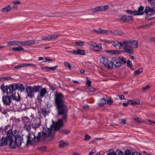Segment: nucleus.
Segmentation results:
<instances>
[{"mask_svg":"<svg viewBox=\"0 0 155 155\" xmlns=\"http://www.w3.org/2000/svg\"><path fill=\"white\" fill-rule=\"evenodd\" d=\"M90 45L93 47L97 48L100 49H102V48L101 44L97 45L95 42H90L89 44Z\"/></svg>","mask_w":155,"mask_h":155,"instance_id":"nucleus-23","label":"nucleus"},{"mask_svg":"<svg viewBox=\"0 0 155 155\" xmlns=\"http://www.w3.org/2000/svg\"><path fill=\"white\" fill-rule=\"evenodd\" d=\"M96 152L95 148H93L92 149L91 152H90L88 155H93Z\"/></svg>","mask_w":155,"mask_h":155,"instance_id":"nucleus-54","label":"nucleus"},{"mask_svg":"<svg viewBox=\"0 0 155 155\" xmlns=\"http://www.w3.org/2000/svg\"><path fill=\"white\" fill-rule=\"evenodd\" d=\"M24 67L23 63L19 64L17 66L15 67L14 68L15 69L18 70L19 68H23Z\"/></svg>","mask_w":155,"mask_h":155,"instance_id":"nucleus-48","label":"nucleus"},{"mask_svg":"<svg viewBox=\"0 0 155 155\" xmlns=\"http://www.w3.org/2000/svg\"><path fill=\"white\" fill-rule=\"evenodd\" d=\"M108 32V31L105 30H103L101 28L98 29V34H107Z\"/></svg>","mask_w":155,"mask_h":155,"instance_id":"nucleus-28","label":"nucleus"},{"mask_svg":"<svg viewBox=\"0 0 155 155\" xmlns=\"http://www.w3.org/2000/svg\"><path fill=\"white\" fill-rule=\"evenodd\" d=\"M59 35L55 34H53L50 35L51 40L54 39L58 38L59 36Z\"/></svg>","mask_w":155,"mask_h":155,"instance_id":"nucleus-45","label":"nucleus"},{"mask_svg":"<svg viewBox=\"0 0 155 155\" xmlns=\"http://www.w3.org/2000/svg\"><path fill=\"white\" fill-rule=\"evenodd\" d=\"M131 153V152L129 150H127L125 151L124 153V155H130Z\"/></svg>","mask_w":155,"mask_h":155,"instance_id":"nucleus-61","label":"nucleus"},{"mask_svg":"<svg viewBox=\"0 0 155 155\" xmlns=\"http://www.w3.org/2000/svg\"><path fill=\"white\" fill-rule=\"evenodd\" d=\"M1 89L2 91V92L4 93H9L8 86L6 85L5 86L4 84H2L0 86Z\"/></svg>","mask_w":155,"mask_h":155,"instance_id":"nucleus-20","label":"nucleus"},{"mask_svg":"<svg viewBox=\"0 0 155 155\" xmlns=\"http://www.w3.org/2000/svg\"><path fill=\"white\" fill-rule=\"evenodd\" d=\"M115 155H124V153L122 151L117 150L115 153Z\"/></svg>","mask_w":155,"mask_h":155,"instance_id":"nucleus-41","label":"nucleus"},{"mask_svg":"<svg viewBox=\"0 0 155 155\" xmlns=\"http://www.w3.org/2000/svg\"><path fill=\"white\" fill-rule=\"evenodd\" d=\"M99 8L98 7L94 8L92 9L93 12H99Z\"/></svg>","mask_w":155,"mask_h":155,"instance_id":"nucleus-57","label":"nucleus"},{"mask_svg":"<svg viewBox=\"0 0 155 155\" xmlns=\"http://www.w3.org/2000/svg\"><path fill=\"white\" fill-rule=\"evenodd\" d=\"M127 64L128 66L131 67L132 66V62L129 59L127 60Z\"/></svg>","mask_w":155,"mask_h":155,"instance_id":"nucleus-53","label":"nucleus"},{"mask_svg":"<svg viewBox=\"0 0 155 155\" xmlns=\"http://www.w3.org/2000/svg\"><path fill=\"white\" fill-rule=\"evenodd\" d=\"M53 61V60L51 59H49L48 58H45V62H51Z\"/></svg>","mask_w":155,"mask_h":155,"instance_id":"nucleus-62","label":"nucleus"},{"mask_svg":"<svg viewBox=\"0 0 155 155\" xmlns=\"http://www.w3.org/2000/svg\"><path fill=\"white\" fill-rule=\"evenodd\" d=\"M107 155H115V152L113 149L110 150L107 153Z\"/></svg>","mask_w":155,"mask_h":155,"instance_id":"nucleus-49","label":"nucleus"},{"mask_svg":"<svg viewBox=\"0 0 155 155\" xmlns=\"http://www.w3.org/2000/svg\"><path fill=\"white\" fill-rule=\"evenodd\" d=\"M120 20L123 22H128L133 20V16L123 15L120 18Z\"/></svg>","mask_w":155,"mask_h":155,"instance_id":"nucleus-13","label":"nucleus"},{"mask_svg":"<svg viewBox=\"0 0 155 155\" xmlns=\"http://www.w3.org/2000/svg\"><path fill=\"white\" fill-rule=\"evenodd\" d=\"M0 111L2 114H5L7 113V110L1 106H0Z\"/></svg>","mask_w":155,"mask_h":155,"instance_id":"nucleus-36","label":"nucleus"},{"mask_svg":"<svg viewBox=\"0 0 155 155\" xmlns=\"http://www.w3.org/2000/svg\"><path fill=\"white\" fill-rule=\"evenodd\" d=\"M148 2L153 5H155V0H148Z\"/></svg>","mask_w":155,"mask_h":155,"instance_id":"nucleus-56","label":"nucleus"},{"mask_svg":"<svg viewBox=\"0 0 155 155\" xmlns=\"http://www.w3.org/2000/svg\"><path fill=\"white\" fill-rule=\"evenodd\" d=\"M91 137L87 134H85L84 136V141H87L89 140L91 138Z\"/></svg>","mask_w":155,"mask_h":155,"instance_id":"nucleus-47","label":"nucleus"},{"mask_svg":"<svg viewBox=\"0 0 155 155\" xmlns=\"http://www.w3.org/2000/svg\"><path fill=\"white\" fill-rule=\"evenodd\" d=\"M68 52L70 53H71L75 54H80L82 55H84L85 54V52L84 50L78 49L77 51L72 50L71 51H68Z\"/></svg>","mask_w":155,"mask_h":155,"instance_id":"nucleus-15","label":"nucleus"},{"mask_svg":"<svg viewBox=\"0 0 155 155\" xmlns=\"http://www.w3.org/2000/svg\"><path fill=\"white\" fill-rule=\"evenodd\" d=\"M25 46H30L34 45L35 43L34 40H29L25 41Z\"/></svg>","mask_w":155,"mask_h":155,"instance_id":"nucleus-26","label":"nucleus"},{"mask_svg":"<svg viewBox=\"0 0 155 155\" xmlns=\"http://www.w3.org/2000/svg\"><path fill=\"white\" fill-rule=\"evenodd\" d=\"M19 84V88L21 92L24 91L25 90V88L24 85L23 84Z\"/></svg>","mask_w":155,"mask_h":155,"instance_id":"nucleus-38","label":"nucleus"},{"mask_svg":"<svg viewBox=\"0 0 155 155\" xmlns=\"http://www.w3.org/2000/svg\"><path fill=\"white\" fill-rule=\"evenodd\" d=\"M6 80L8 81L9 80V79H8L7 77H3L2 78H0V81H5Z\"/></svg>","mask_w":155,"mask_h":155,"instance_id":"nucleus-59","label":"nucleus"},{"mask_svg":"<svg viewBox=\"0 0 155 155\" xmlns=\"http://www.w3.org/2000/svg\"><path fill=\"white\" fill-rule=\"evenodd\" d=\"M42 40L48 41L51 40L50 35H48L45 37L44 38L42 39Z\"/></svg>","mask_w":155,"mask_h":155,"instance_id":"nucleus-51","label":"nucleus"},{"mask_svg":"<svg viewBox=\"0 0 155 155\" xmlns=\"http://www.w3.org/2000/svg\"><path fill=\"white\" fill-rule=\"evenodd\" d=\"M143 71L142 69L141 68L135 71L134 73L133 74L134 76H136L137 75L140 74L142 73Z\"/></svg>","mask_w":155,"mask_h":155,"instance_id":"nucleus-35","label":"nucleus"},{"mask_svg":"<svg viewBox=\"0 0 155 155\" xmlns=\"http://www.w3.org/2000/svg\"><path fill=\"white\" fill-rule=\"evenodd\" d=\"M40 120L38 118L35 119L34 122L32 123V130H36V129L40 126Z\"/></svg>","mask_w":155,"mask_h":155,"instance_id":"nucleus-14","label":"nucleus"},{"mask_svg":"<svg viewBox=\"0 0 155 155\" xmlns=\"http://www.w3.org/2000/svg\"><path fill=\"white\" fill-rule=\"evenodd\" d=\"M151 12L153 15L155 14V6L152 8Z\"/></svg>","mask_w":155,"mask_h":155,"instance_id":"nucleus-64","label":"nucleus"},{"mask_svg":"<svg viewBox=\"0 0 155 155\" xmlns=\"http://www.w3.org/2000/svg\"><path fill=\"white\" fill-rule=\"evenodd\" d=\"M42 113L43 115L45 117L48 114V112L46 109L44 108L42 111Z\"/></svg>","mask_w":155,"mask_h":155,"instance_id":"nucleus-39","label":"nucleus"},{"mask_svg":"<svg viewBox=\"0 0 155 155\" xmlns=\"http://www.w3.org/2000/svg\"><path fill=\"white\" fill-rule=\"evenodd\" d=\"M134 118L137 122H140V120L139 118L136 116H134Z\"/></svg>","mask_w":155,"mask_h":155,"instance_id":"nucleus-60","label":"nucleus"},{"mask_svg":"<svg viewBox=\"0 0 155 155\" xmlns=\"http://www.w3.org/2000/svg\"><path fill=\"white\" fill-rule=\"evenodd\" d=\"M60 132L64 133V134H68L70 133V131L66 130H60Z\"/></svg>","mask_w":155,"mask_h":155,"instance_id":"nucleus-43","label":"nucleus"},{"mask_svg":"<svg viewBox=\"0 0 155 155\" xmlns=\"http://www.w3.org/2000/svg\"><path fill=\"white\" fill-rule=\"evenodd\" d=\"M138 42L136 40L131 41V48H137L138 47Z\"/></svg>","mask_w":155,"mask_h":155,"instance_id":"nucleus-22","label":"nucleus"},{"mask_svg":"<svg viewBox=\"0 0 155 155\" xmlns=\"http://www.w3.org/2000/svg\"><path fill=\"white\" fill-rule=\"evenodd\" d=\"M36 131V130H34L29 132L28 135L26 137L25 142H23L25 145H34L39 141H37V139H35V133Z\"/></svg>","mask_w":155,"mask_h":155,"instance_id":"nucleus-3","label":"nucleus"},{"mask_svg":"<svg viewBox=\"0 0 155 155\" xmlns=\"http://www.w3.org/2000/svg\"><path fill=\"white\" fill-rule=\"evenodd\" d=\"M111 43L113 46L117 49H120L123 46L122 43L118 41H112Z\"/></svg>","mask_w":155,"mask_h":155,"instance_id":"nucleus-19","label":"nucleus"},{"mask_svg":"<svg viewBox=\"0 0 155 155\" xmlns=\"http://www.w3.org/2000/svg\"><path fill=\"white\" fill-rule=\"evenodd\" d=\"M151 10L152 8L147 6L144 10V12L147 14L149 12H151Z\"/></svg>","mask_w":155,"mask_h":155,"instance_id":"nucleus-37","label":"nucleus"},{"mask_svg":"<svg viewBox=\"0 0 155 155\" xmlns=\"http://www.w3.org/2000/svg\"><path fill=\"white\" fill-rule=\"evenodd\" d=\"M51 129L44 127L43 132H39L37 137V141L42 140H49L53 137V134L51 133Z\"/></svg>","mask_w":155,"mask_h":155,"instance_id":"nucleus-2","label":"nucleus"},{"mask_svg":"<svg viewBox=\"0 0 155 155\" xmlns=\"http://www.w3.org/2000/svg\"><path fill=\"white\" fill-rule=\"evenodd\" d=\"M127 104H131L132 105L139 104L140 101L139 100L137 99L135 101L134 100H129L127 101Z\"/></svg>","mask_w":155,"mask_h":155,"instance_id":"nucleus-21","label":"nucleus"},{"mask_svg":"<svg viewBox=\"0 0 155 155\" xmlns=\"http://www.w3.org/2000/svg\"><path fill=\"white\" fill-rule=\"evenodd\" d=\"M19 84L16 83L10 85L8 86V93H10V94L15 93V91L19 88Z\"/></svg>","mask_w":155,"mask_h":155,"instance_id":"nucleus-10","label":"nucleus"},{"mask_svg":"<svg viewBox=\"0 0 155 155\" xmlns=\"http://www.w3.org/2000/svg\"><path fill=\"white\" fill-rule=\"evenodd\" d=\"M18 46H25V41H18Z\"/></svg>","mask_w":155,"mask_h":155,"instance_id":"nucleus-50","label":"nucleus"},{"mask_svg":"<svg viewBox=\"0 0 155 155\" xmlns=\"http://www.w3.org/2000/svg\"><path fill=\"white\" fill-rule=\"evenodd\" d=\"M111 61L112 64V68L113 65L116 67H119L121 65V63L120 61L116 57H113L111 59Z\"/></svg>","mask_w":155,"mask_h":155,"instance_id":"nucleus-12","label":"nucleus"},{"mask_svg":"<svg viewBox=\"0 0 155 155\" xmlns=\"http://www.w3.org/2000/svg\"><path fill=\"white\" fill-rule=\"evenodd\" d=\"M9 125H8L7 126H5V130H2V134H7V132L10 129H11L10 128H9V129L8 130V127H9Z\"/></svg>","mask_w":155,"mask_h":155,"instance_id":"nucleus-33","label":"nucleus"},{"mask_svg":"<svg viewBox=\"0 0 155 155\" xmlns=\"http://www.w3.org/2000/svg\"><path fill=\"white\" fill-rule=\"evenodd\" d=\"M150 87V86L149 85H147L146 86L143 87L142 88V89L143 91H145L149 88Z\"/></svg>","mask_w":155,"mask_h":155,"instance_id":"nucleus-55","label":"nucleus"},{"mask_svg":"<svg viewBox=\"0 0 155 155\" xmlns=\"http://www.w3.org/2000/svg\"><path fill=\"white\" fill-rule=\"evenodd\" d=\"M13 133L12 130V129H10L7 132L6 136L5 137V139L7 140V143L9 142L10 147L12 148H15L16 146L15 142H14L13 140Z\"/></svg>","mask_w":155,"mask_h":155,"instance_id":"nucleus-4","label":"nucleus"},{"mask_svg":"<svg viewBox=\"0 0 155 155\" xmlns=\"http://www.w3.org/2000/svg\"><path fill=\"white\" fill-rule=\"evenodd\" d=\"M54 105L57 109L58 115L62 116L61 119H59L54 126V130L57 131L63 125V120H66L67 110V106L64 104V96L61 93L57 92L54 93Z\"/></svg>","mask_w":155,"mask_h":155,"instance_id":"nucleus-1","label":"nucleus"},{"mask_svg":"<svg viewBox=\"0 0 155 155\" xmlns=\"http://www.w3.org/2000/svg\"><path fill=\"white\" fill-rule=\"evenodd\" d=\"M100 62L103 64L106 68L110 69L112 68V61L109 60L107 58L104 57H101L100 58Z\"/></svg>","mask_w":155,"mask_h":155,"instance_id":"nucleus-7","label":"nucleus"},{"mask_svg":"<svg viewBox=\"0 0 155 155\" xmlns=\"http://www.w3.org/2000/svg\"><path fill=\"white\" fill-rule=\"evenodd\" d=\"M34 88L35 92H39L40 87L39 86H35Z\"/></svg>","mask_w":155,"mask_h":155,"instance_id":"nucleus-44","label":"nucleus"},{"mask_svg":"<svg viewBox=\"0 0 155 155\" xmlns=\"http://www.w3.org/2000/svg\"><path fill=\"white\" fill-rule=\"evenodd\" d=\"M68 145L67 143L64 142L62 140L60 141L59 142V146L61 147H64Z\"/></svg>","mask_w":155,"mask_h":155,"instance_id":"nucleus-30","label":"nucleus"},{"mask_svg":"<svg viewBox=\"0 0 155 155\" xmlns=\"http://www.w3.org/2000/svg\"><path fill=\"white\" fill-rule=\"evenodd\" d=\"M106 103V100L104 99H102L100 101V102L98 104V105L100 106H103Z\"/></svg>","mask_w":155,"mask_h":155,"instance_id":"nucleus-34","label":"nucleus"},{"mask_svg":"<svg viewBox=\"0 0 155 155\" xmlns=\"http://www.w3.org/2000/svg\"><path fill=\"white\" fill-rule=\"evenodd\" d=\"M123 45H124V52L132 54L133 53V51L131 48V41L125 40L123 41Z\"/></svg>","mask_w":155,"mask_h":155,"instance_id":"nucleus-6","label":"nucleus"},{"mask_svg":"<svg viewBox=\"0 0 155 155\" xmlns=\"http://www.w3.org/2000/svg\"><path fill=\"white\" fill-rule=\"evenodd\" d=\"M7 144V140L5 139V137H2L1 140L0 139V146H2Z\"/></svg>","mask_w":155,"mask_h":155,"instance_id":"nucleus-24","label":"nucleus"},{"mask_svg":"<svg viewBox=\"0 0 155 155\" xmlns=\"http://www.w3.org/2000/svg\"><path fill=\"white\" fill-rule=\"evenodd\" d=\"M64 64L66 68L68 67L70 69H71V65L69 62H65L64 63Z\"/></svg>","mask_w":155,"mask_h":155,"instance_id":"nucleus-42","label":"nucleus"},{"mask_svg":"<svg viewBox=\"0 0 155 155\" xmlns=\"http://www.w3.org/2000/svg\"><path fill=\"white\" fill-rule=\"evenodd\" d=\"M113 103V101L109 97L107 98V104H111Z\"/></svg>","mask_w":155,"mask_h":155,"instance_id":"nucleus-46","label":"nucleus"},{"mask_svg":"<svg viewBox=\"0 0 155 155\" xmlns=\"http://www.w3.org/2000/svg\"><path fill=\"white\" fill-rule=\"evenodd\" d=\"M47 90L45 88H43L40 91V96H38V99L40 100L41 99V97H43L47 93Z\"/></svg>","mask_w":155,"mask_h":155,"instance_id":"nucleus-16","label":"nucleus"},{"mask_svg":"<svg viewBox=\"0 0 155 155\" xmlns=\"http://www.w3.org/2000/svg\"><path fill=\"white\" fill-rule=\"evenodd\" d=\"M91 84V82L89 80H87L86 83V84L87 85L88 87L90 86Z\"/></svg>","mask_w":155,"mask_h":155,"instance_id":"nucleus-63","label":"nucleus"},{"mask_svg":"<svg viewBox=\"0 0 155 155\" xmlns=\"http://www.w3.org/2000/svg\"><path fill=\"white\" fill-rule=\"evenodd\" d=\"M101 41L104 43H110V41L109 40H106L105 39H101Z\"/></svg>","mask_w":155,"mask_h":155,"instance_id":"nucleus-58","label":"nucleus"},{"mask_svg":"<svg viewBox=\"0 0 155 155\" xmlns=\"http://www.w3.org/2000/svg\"><path fill=\"white\" fill-rule=\"evenodd\" d=\"M11 95V99L12 98L13 100L16 101H19L21 100V97L19 96V94L18 93L17 95L15 93H12L10 94Z\"/></svg>","mask_w":155,"mask_h":155,"instance_id":"nucleus-18","label":"nucleus"},{"mask_svg":"<svg viewBox=\"0 0 155 155\" xmlns=\"http://www.w3.org/2000/svg\"><path fill=\"white\" fill-rule=\"evenodd\" d=\"M24 49L23 48L20 46L17 47H14L12 48V50L16 51H20L21 50H23Z\"/></svg>","mask_w":155,"mask_h":155,"instance_id":"nucleus-32","label":"nucleus"},{"mask_svg":"<svg viewBox=\"0 0 155 155\" xmlns=\"http://www.w3.org/2000/svg\"><path fill=\"white\" fill-rule=\"evenodd\" d=\"M27 96L30 98L34 97L35 91L34 88L31 86H27L26 88Z\"/></svg>","mask_w":155,"mask_h":155,"instance_id":"nucleus-9","label":"nucleus"},{"mask_svg":"<svg viewBox=\"0 0 155 155\" xmlns=\"http://www.w3.org/2000/svg\"><path fill=\"white\" fill-rule=\"evenodd\" d=\"M10 93H7L6 96H2V100L3 104L6 106H9L12 102V99Z\"/></svg>","mask_w":155,"mask_h":155,"instance_id":"nucleus-8","label":"nucleus"},{"mask_svg":"<svg viewBox=\"0 0 155 155\" xmlns=\"http://www.w3.org/2000/svg\"><path fill=\"white\" fill-rule=\"evenodd\" d=\"M24 67L25 66H31L33 68H35L36 67V65L35 64L27 63H23Z\"/></svg>","mask_w":155,"mask_h":155,"instance_id":"nucleus-40","label":"nucleus"},{"mask_svg":"<svg viewBox=\"0 0 155 155\" xmlns=\"http://www.w3.org/2000/svg\"><path fill=\"white\" fill-rule=\"evenodd\" d=\"M143 10L144 7L142 6H140L138 8L137 10H128L126 11V12L128 13L134 15H140L143 14L144 12Z\"/></svg>","mask_w":155,"mask_h":155,"instance_id":"nucleus-5","label":"nucleus"},{"mask_svg":"<svg viewBox=\"0 0 155 155\" xmlns=\"http://www.w3.org/2000/svg\"><path fill=\"white\" fill-rule=\"evenodd\" d=\"M15 142L16 146H20L22 143H24L23 142H25L23 138L18 135L15 137Z\"/></svg>","mask_w":155,"mask_h":155,"instance_id":"nucleus-11","label":"nucleus"},{"mask_svg":"<svg viewBox=\"0 0 155 155\" xmlns=\"http://www.w3.org/2000/svg\"><path fill=\"white\" fill-rule=\"evenodd\" d=\"M153 14H150L147 15L145 17V18L148 20H150L155 18V16L153 17H151V16L153 15Z\"/></svg>","mask_w":155,"mask_h":155,"instance_id":"nucleus-31","label":"nucleus"},{"mask_svg":"<svg viewBox=\"0 0 155 155\" xmlns=\"http://www.w3.org/2000/svg\"><path fill=\"white\" fill-rule=\"evenodd\" d=\"M106 52L107 53H108L109 54H112L114 55L115 54H116L118 53V52L117 51L115 50L114 51V50H106Z\"/></svg>","mask_w":155,"mask_h":155,"instance_id":"nucleus-29","label":"nucleus"},{"mask_svg":"<svg viewBox=\"0 0 155 155\" xmlns=\"http://www.w3.org/2000/svg\"><path fill=\"white\" fill-rule=\"evenodd\" d=\"M75 44L78 46H82L84 45V43L82 41L79 42H75Z\"/></svg>","mask_w":155,"mask_h":155,"instance_id":"nucleus-52","label":"nucleus"},{"mask_svg":"<svg viewBox=\"0 0 155 155\" xmlns=\"http://www.w3.org/2000/svg\"><path fill=\"white\" fill-rule=\"evenodd\" d=\"M31 126L30 123L28 121L25 123L24 128L25 130L29 132L32 131Z\"/></svg>","mask_w":155,"mask_h":155,"instance_id":"nucleus-17","label":"nucleus"},{"mask_svg":"<svg viewBox=\"0 0 155 155\" xmlns=\"http://www.w3.org/2000/svg\"><path fill=\"white\" fill-rule=\"evenodd\" d=\"M12 9V7L9 5L6 7L3 8L2 9L1 11L3 13H5L8 12Z\"/></svg>","mask_w":155,"mask_h":155,"instance_id":"nucleus-27","label":"nucleus"},{"mask_svg":"<svg viewBox=\"0 0 155 155\" xmlns=\"http://www.w3.org/2000/svg\"><path fill=\"white\" fill-rule=\"evenodd\" d=\"M7 44L8 46H18V41H8Z\"/></svg>","mask_w":155,"mask_h":155,"instance_id":"nucleus-25","label":"nucleus"}]
</instances>
